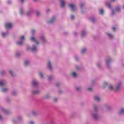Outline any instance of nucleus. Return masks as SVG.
I'll use <instances>...</instances> for the list:
<instances>
[{
  "label": "nucleus",
  "mask_w": 124,
  "mask_h": 124,
  "mask_svg": "<svg viewBox=\"0 0 124 124\" xmlns=\"http://www.w3.org/2000/svg\"><path fill=\"white\" fill-rule=\"evenodd\" d=\"M19 40H20V42H17L16 43V44L18 45H22V44H23V40H25V36H22L20 37L19 38Z\"/></svg>",
  "instance_id": "nucleus-1"
},
{
  "label": "nucleus",
  "mask_w": 124,
  "mask_h": 124,
  "mask_svg": "<svg viewBox=\"0 0 124 124\" xmlns=\"http://www.w3.org/2000/svg\"><path fill=\"white\" fill-rule=\"evenodd\" d=\"M68 7L71 9L72 11H75V9H76V7H75V6L72 4H69Z\"/></svg>",
  "instance_id": "nucleus-2"
},
{
  "label": "nucleus",
  "mask_w": 124,
  "mask_h": 124,
  "mask_svg": "<svg viewBox=\"0 0 124 124\" xmlns=\"http://www.w3.org/2000/svg\"><path fill=\"white\" fill-rule=\"evenodd\" d=\"M13 26L12 23H7L5 24L6 29H10Z\"/></svg>",
  "instance_id": "nucleus-3"
},
{
  "label": "nucleus",
  "mask_w": 124,
  "mask_h": 124,
  "mask_svg": "<svg viewBox=\"0 0 124 124\" xmlns=\"http://www.w3.org/2000/svg\"><path fill=\"white\" fill-rule=\"evenodd\" d=\"M31 41H34V42H35L37 45H38V44H39V43H38V41H35V38H34V37L31 38Z\"/></svg>",
  "instance_id": "nucleus-4"
},
{
  "label": "nucleus",
  "mask_w": 124,
  "mask_h": 124,
  "mask_svg": "<svg viewBox=\"0 0 124 124\" xmlns=\"http://www.w3.org/2000/svg\"><path fill=\"white\" fill-rule=\"evenodd\" d=\"M47 66L48 69L51 70H52V66L51 65V62H48L47 63Z\"/></svg>",
  "instance_id": "nucleus-5"
},
{
  "label": "nucleus",
  "mask_w": 124,
  "mask_h": 124,
  "mask_svg": "<svg viewBox=\"0 0 124 124\" xmlns=\"http://www.w3.org/2000/svg\"><path fill=\"white\" fill-rule=\"evenodd\" d=\"M94 99L95 101H100V98L97 96H95L94 97Z\"/></svg>",
  "instance_id": "nucleus-6"
},
{
  "label": "nucleus",
  "mask_w": 124,
  "mask_h": 124,
  "mask_svg": "<svg viewBox=\"0 0 124 124\" xmlns=\"http://www.w3.org/2000/svg\"><path fill=\"white\" fill-rule=\"evenodd\" d=\"M65 4L64 0H61V7H64Z\"/></svg>",
  "instance_id": "nucleus-7"
},
{
  "label": "nucleus",
  "mask_w": 124,
  "mask_h": 124,
  "mask_svg": "<svg viewBox=\"0 0 124 124\" xmlns=\"http://www.w3.org/2000/svg\"><path fill=\"white\" fill-rule=\"evenodd\" d=\"M56 18L53 17L49 21H48V23H53V22H54Z\"/></svg>",
  "instance_id": "nucleus-8"
},
{
  "label": "nucleus",
  "mask_w": 124,
  "mask_h": 124,
  "mask_svg": "<svg viewBox=\"0 0 124 124\" xmlns=\"http://www.w3.org/2000/svg\"><path fill=\"white\" fill-rule=\"evenodd\" d=\"M33 86H36L37 85V82L35 80H33L32 82Z\"/></svg>",
  "instance_id": "nucleus-9"
},
{
  "label": "nucleus",
  "mask_w": 124,
  "mask_h": 124,
  "mask_svg": "<svg viewBox=\"0 0 124 124\" xmlns=\"http://www.w3.org/2000/svg\"><path fill=\"white\" fill-rule=\"evenodd\" d=\"M4 86V83L2 81H0V87Z\"/></svg>",
  "instance_id": "nucleus-10"
},
{
  "label": "nucleus",
  "mask_w": 124,
  "mask_h": 124,
  "mask_svg": "<svg viewBox=\"0 0 124 124\" xmlns=\"http://www.w3.org/2000/svg\"><path fill=\"white\" fill-rule=\"evenodd\" d=\"M8 90V89H7L6 88H4V89H2V93H5V92H7Z\"/></svg>",
  "instance_id": "nucleus-11"
},
{
  "label": "nucleus",
  "mask_w": 124,
  "mask_h": 124,
  "mask_svg": "<svg viewBox=\"0 0 124 124\" xmlns=\"http://www.w3.org/2000/svg\"><path fill=\"white\" fill-rule=\"evenodd\" d=\"M106 62H107V67H108L109 65V63L110 62H111V60H107Z\"/></svg>",
  "instance_id": "nucleus-12"
},
{
  "label": "nucleus",
  "mask_w": 124,
  "mask_h": 124,
  "mask_svg": "<svg viewBox=\"0 0 124 124\" xmlns=\"http://www.w3.org/2000/svg\"><path fill=\"white\" fill-rule=\"evenodd\" d=\"M124 113V109L122 108L121 109H120L119 114H123Z\"/></svg>",
  "instance_id": "nucleus-13"
},
{
  "label": "nucleus",
  "mask_w": 124,
  "mask_h": 124,
  "mask_svg": "<svg viewBox=\"0 0 124 124\" xmlns=\"http://www.w3.org/2000/svg\"><path fill=\"white\" fill-rule=\"evenodd\" d=\"M32 52H35L36 51V46H33L32 48Z\"/></svg>",
  "instance_id": "nucleus-14"
},
{
  "label": "nucleus",
  "mask_w": 124,
  "mask_h": 124,
  "mask_svg": "<svg viewBox=\"0 0 124 124\" xmlns=\"http://www.w3.org/2000/svg\"><path fill=\"white\" fill-rule=\"evenodd\" d=\"M87 51V49H83L82 50H81V53L82 54H84V53H85V52Z\"/></svg>",
  "instance_id": "nucleus-15"
},
{
  "label": "nucleus",
  "mask_w": 124,
  "mask_h": 124,
  "mask_svg": "<svg viewBox=\"0 0 124 124\" xmlns=\"http://www.w3.org/2000/svg\"><path fill=\"white\" fill-rule=\"evenodd\" d=\"M93 117H94L95 120H97L98 116H97V115L94 114V115H93Z\"/></svg>",
  "instance_id": "nucleus-16"
},
{
  "label": "nucleus",
  "mask_w": 124,
  "mask_h": 124,
  "mask_svg": "<svg viewBox=\"0 0 124 124\" xmlns=\"http://www.w3.org/2000/svg\"><path fill=\"white\" fill-rule=\"evenodd\" d=\"M72 76H73V77H76V76H77L76 73L74 72V73H72Z\"/></svg>",
  "instance_id": "nucleus-17"
},
{
  "label": "nucleus",
  "mask_w": 124,
  "mask_h": 124,
  "mask_svg": "<svg viewBox=\"0 0 124 124\" xmlns=\"http://www.w3.org/2000/svg\"><path fill=\"white\" fill-rule=\"evenodd\" d=\"M104 11L102 9L100 10V14L101 15H103Z\"/></svg>",
  "instance_id": "nucleus-18"
},
{
  "label": "nucleus",
  "mask_w": 124,
  "mask_h": 124,
  "mask_svg": "<svg viewBox=\"0 0 124 124\" xmlns=\"http://www.w3.org/2000/svg\"><path fill=\"white\" fill-rule=\"evenodd\" d=\"M108 35L109 38H113V36L111 34H108Z\"/></svg>",
  "instance_id": "nucleus-19"
},
{
  "label": "nucleus",
  "mask_w": 124,
  "mask_h": 124,
  "mask_svg": "<svg viewBox=\"0 0 124 124\" xmlns=\"http://www.w3.org/2000/svg\"><path fill=\"white\" fill-rule=\"evenodd\" d=\"M24 64L26 66H27V65H29V62L26 61L24 63Z\"/></svg>",
  "instance_id": "nucleus-20"
},
{
  "label": "nucleus",
  "mask_w": 124,
  "mask_h": 124,
  "mask_svg": "<svg viewBox=\"0 0 124 124\" xmlns=\"http://www.w3.org/2000/svg\"><path fill=\"white\" fill-rule=\"evenodd\" d=\"M120 87H121V84L117 86L116 91H119V89H120Z\"/></svg>",
  "instance_id": "nucleus-21"
},
{
  "label": "nucleus",
  "mask_w": 124,
  "mask_h": 124,
  "mask_svg": "<svg viewBox=\"0 0 124 124\" xmlns=\"http://www.w3.org/2000/svg\"><path fill=\"white\" fill-rule=\"evenodd\" d=\"M39 93V91H33V93H34V94H36L37 93Z\"/></svg>",
  "instance_id": "nucleus-22"
},
{
  "label": "nucleus",
  "mask_w": 124,
  "mask_h": 124,
  "mask_svg": "<svg viewBox=\"0 0 124 124\" xmlns=\"http://www.w3.org/2000/svg\"><path fill=\"white\" fill-rule=\"evenodd\" d=\"M121 11V8H120V7H117L116 8V11Z\"/></svg>",
  "instance_id": "nucleus-23"
},
{
  "label": "nucleus",
  "mask_w": 124,
  "mask_h": 124,
  "mask_svg": "<svg viewBox=\"0 0 124 124\" xmlns=\"http://www.w3.org/2000/svg\"><path fill=\"white\" fill-rule=\"evenodd\" d=\"M107 6H108V7H111V5H110V3H107Z\"/></svg>",
  "instance_id": "nucleus-24"
},
{
  "label": "nucleus",
  "mask_w": 124,
  "mask_h": 124,
  "mask_svg": "<svg viewBox=\"0 0 124 124\" xmlns=\"http://www.w3.org/2000/svg\"><path fill=\"white\" fill-rule=\"evenodd\" d=\"M5 35H6V33H5L4 32L2 33V36L4 37V36H5Z\"/></svg>",
  "instance_id": "nucleus-25"
},
{
  "label": "nucleus",
  "mask_w": 124,
  "mask_h": 124,
  "mask_svg": "<svg viewBox=\"0 0 124 124\" xmlns=\"http://www.w3.org/2000/svg\"><path fill=\"white\" fill-rule=\"evenodd\" d=\"M9 72H10V74L11 75V76L12 77L14 76V75L13 74V73H12V72L11 71H10Z\"/></svg>",
  "instance_id": "nucleus-26"
},
{
  "label": "nucleus",
  "mask_w": 124,
  "mask_h": 124,
  "mask_svg": "<svg viewBox=\"0 0 124 124\" xmlns=\"http://www.w3.org/2000/svg\"><path fill=\"white\" fill-rule=\"evenodd\" d=\"M88 91H89V92H91V91H93V89L91 88H89L88 89Z\"/></svg>",
  "instance_id": "nucleus-27"
},
{
  "label": "nucleus",
  "mask_w": 124,
  "mask_h": 124,
  "mask_svg": "<svg viewBox=\"0 0 124 124\" xmlns=\"http://www.w3.org/2000/svg\"><path fill=\"white\" fill-rule=\"evenodd\" d=\"M40 75L41 78H43V74H42V73H40Z\"/></svg>",
  "instance_id": "nucleus-28"
},
{
  "label": "nucleus",
  "mask_w": 124,
  "mask_h": 124,
  "mask_svg": "<svg viewBox=\"0 0 124 124\" xmlns=\"http://www.w3.org/2000/svg\"><path fill=\"white\" fill-rule=\"evenodd\" d=\"M74 18H75V16H71V18L72 19V20H73Z\"/></svg>",
  "instance_id": "nucleus-29"
},
{
  "label": "nucleus",
  "mask_w": 124,
  "mask_h": 124,
  "mask_svg": "<svg viewBox=\"0 0 124 124\" xmlns=\"http://www.w3.org/2000/svg\"><path fill=\"white\" fill-rule=\"evenodd\" d=\"M39 14H40V13H39V12L37 11L36 12V15L37 16H39Z\"/></svg>",
  "instance_id": "nucleus-30"
},
{
  "label": "nucleus",
  "mask_w": 124,
  "mask_h": 124,
  "mask_svg": "<svg viewBox=\"0 0 124 124\" xmlns=\"http://www.w3.org/2000/svg\"><path fill=\"white\" fill-rule=\"evenodd\" d=\"M94 20H95L94 18H91V21H92V22H93V23L94 22Z\"/></svg>",
  "instance_id": "nucleus-31"
},
{
  "label": "nucleus",
  "mask_w": 124,
  "mask_h": 124,
  "mask_svg": "<svg viewBox=\"0 0 124 124\" xmlns=\"http://www.w3.org/2000/svg\"><path fill=\"white\" fill-rule=\"evenodd\" d=\"M85 35V32H82L81 33V36H84Z\"/></svg>",
  "instance_id": "nucleus-32"
},
{
  "label": "nucleus",
  "mask_w": 124,
  "mask_h": 124,
  "mask_svg": "<svg viewBox=\"0 0 124 124\" xmlns=\"http://www.w3.org/2000/svg\"><path fill=\"white\" fill-rule=\"evenodd\" d=\"M23 10H21V11H20L21 15H23Z\"/></svg>",
  "instance_id": "nucleus-33"
},
{
  "label": "nucleus",
  "mask_w": 124,
  "mask_h": 124,
  "mask_svg": "<svg viewBox=\"0 0 124 124\" xmlns=\"http://www.w3.org/2000/svg\"><path fill=\"white\" fill-rule=\"evenodd\" d=\"M112 31H114L115 32H116V28L115 27L112 28Z\"/></svg>",
  "instance_id": "nucleus-34"
},
{
  "label": "nucleus",
  "mask_w": 124,
  "mask_h": 124,
  "mask_svg": "<svg viewBox=\"0 0 124 124\" xmlns=\"http://www.w3.org/2000/svg\"><path fill=\"white\" fill-rule=\"evenodd\" d=\"M80 90H81V88H77V91H78V92H79V91H80Z\"/></svg>",
  "instance_id": "nucleus-35"
},
{
  "label": "nucleus",
  "mask_w": 124,
  "mask_h": 124,
  "mask_svg": "<svg viewBox=\"0 0 124 124\" xmlns=\"http://www.w3.org/2000/svg\"><path fill=\"white\" fill-rule=\"evenodd\" d=\"M109 90H113V86H109Z\"/></svg>",
  "instance_id": "nucleus-36"
},
{
  "label": "nucleus",
  "mask_w": 124,
  "mask_h": 124,
  "mask_svg": "<svg viewBox=\"0 0 124 124\" xmlns=\"http://www.w3.org/2000/svg\"><path fill=\"white\" fill-rule=\"evenodd\" d=\"M53 100H54V101H57V100H58V99L57 98H54L53 99Z\"/></svg>",
  "instance_id": "nucleus-37"
},
{
  "label": "nucleus",
  "mask_w": 124,
  "mask_h": 124,
  "mask_svg": "<svg viewBox=\"0 0 124 124\" xmlns=\"http://www.w3.org/2000/svg\"><path fill=\"white\" fill-rule=\"evenodd\" d=\"M108 83H107V82H105L104 83V86L105 87V86H106V85H108Z\"/></svg>",
  "instance_id": "nucleus-38"
},
{
  "label": "nucleus",
  "mask_w": 124,
  "mask_h": 124,
  "mask_svg": "<svg viewBox=\"0 0 124 124\" xmlns=\"http://www.w3.org/2000/svg\"><path fill=\"white\" fill-rule=\"evenodd\" d=\"M51 79H52V77H49L48 80H51Z\"/></svg>",
  "instance_id": "nucleus-39"
},
{
  "label": "nucleus",
  "mask_w": 124,
  "mask_h": 124,
  "mask_svg": "<svg viewBox=\"0 0 124 124\" xmlns=\"http://www.w3.org/2000/svg\"><path fill=\"white\" fill-rule=\"evenodd\" d=\"M30 124H34V123H33V122H31Z\"/></svg>",
  "instance_id": "nucleus-40"
},
{
  "label": "nucleus",
  "mask_w": 124,
  "mask_h": 124,
  "mask_svg": "<svg viewBox=\"0 0 124 124\" xmlns=\"http://www.w3.org/2000/svg\"><path fill=\"white\" fill-rule=\"evenodd\" d=\"M2 120V117H1V116L0 115V121Z\"/></svg>",
  "instance_id": "nucleus-41"
},
{
  "label": "nucleus",
  "mask_w": 124,
  "mask_h": 124,
  "mask_svg": "<svg viewBox=\"0 0 124 124\" xmlns=\"http://www.w3.org/2000/svg\"><path fill=\"white\" fill-rule=\"evenodd\" d=\"M84 5V4H80V7H83V6Z\"/></svg>",
  "instance_id": "nucleus-42"
},
{
  "label": "nucleus",
  "mask_w": 124,
  "mask_h": 124,
  "mask_svg": "<svg viewBox=\"0 0 124 124\" xmlns=\"http://www.w3.org/2000/svg\"><path fill=\"white\" fill-rule=\"evenodd\" d=\"M20 2H24V0H20Z\"/></svg>",
  "instance_id": "nucleus-43"
},
{
  "label": "nucleus",
  "mask_w": 124,
  "mask_h": 124,
  "mask_svg": "<svg viewBox=\"0 0 124 124\" xmlns=\"http://www.w3.org/2000/svg\"><path fill=\"white\" fill-rule=\"evenodd\" d=\"M32 33H34V30H32Z\"/></svg>",
  "instance_id": "nucleus-44"
},
{
  "label": "nucleus",
  "mask_w": 124,
  "mask_h": 124,
  "mask_svg": "<svg viewBox=\"0 0 124 124\" xmlns=\"http://www.w3.org/2000/svg\"><path fill=\"white\" fill-rule=\"evenodd\" d=\"M111 1H116V0H111Z\"/></svg>",
  "instance_id": "nucleus-45"
},
{
  "label": "nucleus",
  "mask_w": 124,
  "mask_h": 124,
  "mask_svg": "<svg viewBox=\"0 0 124 124\" xmlns=\"http://www.w3.org/2000/svg\"><path fill=\"white\" fill-rule=\"evenodd\" d=\"M3 74V73H2V72H1V73H0V75H2Z\"/></svg>",
  "instance_id": "nucleus-46"
},
{
  "label": "nucleus",
  "mask_w": 124,
  "mask_h": 124,
  "mask_svg": "<svg viewBox=\"0 0 124 124\" xmlns=\"http://www.w3.org/2000/svg\"><path fill=\"white\" fill-rule=\"evenodd\" d=\"M56 86H57V87H59V84H56Z\"/></svg>",
  "instance_id": "nucleus-47"
},
{
  "label": "nucleus",
  "mask_w": 124,
  "mask_h": 124,
  "mask_svg": "<svg viewBox=\"0 0 124 124\" xmlns=\"http://www.w3.org/2000/svg\"><path fill=\"white\" fill-rule=\"evenodd\" d=\"M114 11H112V14H114Z\"/></svg>",
  "instance_id": "nucleus-48"
},
{
  "label": "nucleus",
  "mask_w": 124,
  "mask_h": 124,
  "mask_svg": "<svg viewBox=\"0 0 124 124\" xmlns=\"http://www.w3.org/2000/svg\"><path fill=\"white\" fill-rule=\"evenodd\" d=\"M50 10L48 9L47 10V12H48Z\"/></svg>",
  "instance_id": "nucleus-49"
},
{
  "label": "nucleus",
  "mask_w": 124,
  "mask_h": 124,
  "mask_svg": "<svg viewBox=\"0 0 124 124\" xmlns=\"http://www.w3.org/2000/svg\"><path fill=\"white\" fill-rule=\"evenodd\" d=\"M76 61L78 60V59L77 58H76Z\"/></svg>",
  "instance_id": "nucleus-50"
},
{
  "label": "nucleus",
  "mask_w": 124,
  "mask_h": 124,
  "mask_svg": "<svg viewBox=\"0 0 124 124\" xmlns=\"http://www.w3.org/2000/svg\"><path fill=\"white\" fill-rule=\"evenodd\" d=\"M36 0H34V1H36Z\"/></svg>",
  "instance_id": "nucleus-51"
},
{
  "label": "nucleus",
  "mask_w": 124,
  "mask_h": 124,
  "mask_svg": "<svg viewBox=\"0 0 124 124\" xmlns=\"http://www.w3.org/2000/svg\"><path fill=\"white\" fill-rule=\"evenodd\" d=\"M60 93H62V91H60Z\"/></svg>",
  "instance_id": "nucleus-52"
},
{
  "label": "nucleus",
  "mask_w": 124,
  "mask_h": 124,
  "mask_svg": "<svg viewBox=\"0 0 124 124\" xmlns=\"http://www.w3.org/2000/svg\"><path fill=\"white\" fill-rule=\"evenodd\" d=\"M16 56H18V55L16 54Z\"/></svg>",
  "instance_id": "nucleus-53"
},
{
  "label": "nucleus",
  "mask_w": 124,
  "mask_h": 124,
  "mask_svg": "<svg viewBox=\"0 0 124 124\" xmlns=\"http://www.w3.org/2000/svg\"><path fill=\"white\" fill-rule=\"evenodd\" d=\"M33 114H34V112H33Z\"/></svg>",
  "instance_id": "nucleus-54"
}]
</instances>
